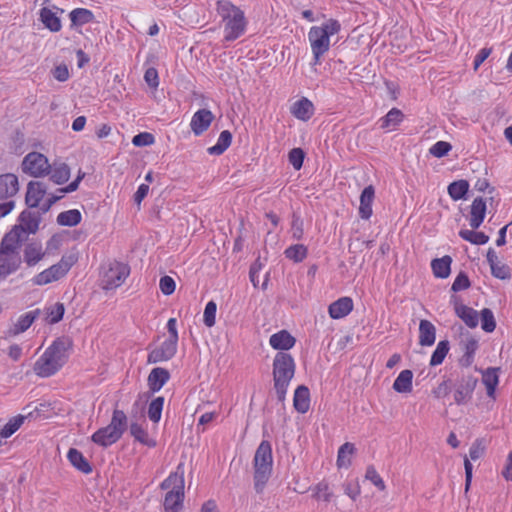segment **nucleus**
Wrapping results in <instances>:
<instances>
[{"instance_id":"1","label":"nucleus","mask_w":512,"mask_h":512,"mask_svg":"<svg viewBox=\"0 0 512 512\" xmlns=\"http://www.w3.org/2000/svg\"><path fill=\"white\" fill-rule=\"evenodd\" d=\"M72 350L73 340L69 336L57 337L34 363V372L42 378L56 374L68 362Z\"/></svg>"},{"instance_id":"2","label":"nucleus","mask_w":512,"mask_h":512,"mask_svg":"<svg viewBox=\"0 0 512 512\" xmlns=\"http://www.w3.org/2000/svg\"><path fill=\"white\" fill-rule=\"evenodd\" d=\"M216 11L224 23V40L226 42L235 41L245 33L247 20L240 7L229 0H218Z\"/></svg>"},{"instance_id":"3","label":"nucleus","mask_w":512,"mask_h":512,"mask_svg":"<svg viewBox=\"0 0 512 512\" xmlns=\"http://www.w3.org/2000/svg\"><path fill=\"white\" fill-rule=\"evenodd\" d=\"M184 485V469L183 464L180 463L176 471L171 472L160 484L162 490H169L163 502L165 512H180L183 509L185 499Z\"/></svg>"},{"instance_id":"4","label":"nucleus","mask_w":512,"mask_h":512,"mask_svg":"<svg viewBox=\"0 0 512 512\" xmlns=\"http://www.w3.org/2000/svg\"><path fill=\"white\" fill-rule=\"evenodd\" d=\"M295 361L291 354L278 352L273 360V381L279 402H284L290 381L295 374Z\"/></svg>"},{"instance_id":"5","label":"nucleus","mask_w":512,"mask_h":512,"mask_svg":"<svg viewBox=\"0 0 512 512\" xmlns=\"http://www.w3.org/2000/svg\"><path fill=\"white\" fill-rule=\"evenodd\" d=\"M254 488L260 494L263 492L272 474L273 456L272 446L267 440H263L254 455Z\"/></svg>"},{"instance_id":"6","label":"nucleus","mask_w":512,"mask_h":512,"mask_svg":"<svg viewBox=\"0 0 512 512\" xmlns=\"http://www.w3.org/2000/svg\"><path fill=\"white\" fill-rule=\"evenodd\" d=\"M77 257L73 254L63 255L60 261L43 270L32 278L34 285L43 286L63 278L76 263Z\"/></svg>"},{"instance_id":"7","label":"nucleus","mask_w":512,"mask_h":512,"mask_svg":"<svg viewBox=\"0 0 512 512\" xmlns=\"http://www.w3.org/2000/svg\"><path fill=\"white\" fill-rule=\"evenodd\" d=\"M130 274V267L127 264L114 262L103 273L101 287L104 290H114L121 286Z\"/></svg>"},{"instance_id":"8","label":"nucleus","mask_w":512,"mask_h":512,"mask_svg":"<svg viewBox=\"0 0 512 512\" xmlns=\"http://www.w3.org/2000/svg\"><path fill=\"white\" fill-rule=\"evenodd\" d=\"M50 169L47 157L39 152L28 153L22 161V171L35 178L49 174Z\"/></svg>"},{"instance_id":"9","label":"nucleus","mask_w":512,"mask_h":512,"mask_svg":"<svg viewBox=\"0 0 512 512\" xmlns=\"http://www.w3.org/2000/svg\"><path fill=\"white\" fill-rule=\"evenodd\" d=\"M308 40L313 53L312 65H319L321 64L322 56L330 48V39L327 37L326 32H322L313 26L308 32Z\"/></svg>"},{"instance_id":"10","label":"nucleus","mask_w":512,"mask_h":512,"mask_svg":"<svg viewBox=\"0 0 512 512\" xmlns=\"http://www.w3.org/2000/svg\"><path fill=\"white\" fill-rule=\"evenodd\" d=\"M178 341L165 339L158 347L152 349L147 357L148 364H156L171 360L177 353Z\"/></svg>"},{"instance_id":"11","label":"nucleus","mask_w":512,"mask_h":512,"mask_svg":"<svg viewBox=\"0 0 512 512\" xmlns=\"http://www.w3.org/2000/svg\"><path fill=\"white\" fill-rule=\"evenodd\" d=\"M478 379L472 375L463 376L455 385L454 400L463 405L469 402L477 385Z\"/></svg>"},{"instance_id":"12","label":"nucleus","mask_w":512,"mask_h":512,"mask_svg":"<svg viewBox=\"0 0 512 512\" xmlns=\"http://www.w3.org/2000/svg\"><path fill=\"white\" fill-rule=\"evenodd\" d=\"M23 240V228L20 226H14L2 238L0 243V254L20 253Z\"/></svg>"},{"instance_id":"13","label":"nucleus","mask_w":512,"mask_h":512,"mask_svg":"<svg viewBox=\"0 0 512 512\" xmlns=\"http://www.w3.org/2000/svg\"><path fill=\"white\" fill-rule=\"evenodd\" d=\"M214 120L213 113L208 109H199L192 116L190 127L196 136L203 134Z\"/></svg>"},{"instance_id":"14","label":"nucleus","mask_w":512,"mask_h":512,"mask_svg":"<svg viewBox=\"0 0 512 512\" xmlns=\"http://www.w3.org/2000/svg\"><path fill=\"white\" fill-rule=\"evenodd\" d=\"M47 193V186L40 181H30L27 185L25 203L29 208H37Z\"/></svg>"},{"instance_id":"15","label":"nucleus","mask_w":512,"mask_h":512,"mask_svg":"<svg viewBox=\"0 0 512 512\" xmlns=\"http://www.w3.org/2000/svg\"><path fill=\"white\" fill-rule=\"evenodd\" d=\"M462 349L464 351L463 356L459 360V364L462 367H470L474 362L475 353L479 347L478 340L472 336L469 332L463 335L461 341Z\"/></svg>"},{"instance_id":"16","label":"nucleus","mask_w":512,"mask_h":512,"mask_svg":"<svg viewBox=\"0 0 512 512\" xmlns=\"http://www.w3.org/2000/svg\"><path fill=\"white\" fill-rule=\"evenodd\" d=\"M22 263L20 253L0 254V280L6 279L10 274L16 272Z\"/></svg>"},{"instance_id":"17","label":"nucleus","mask_w":512,"mask_h":512,"mask_svg":"<svg viewBox=\"0 0 512 512\" xmlns=\"http://www.w3.org/2000/svg\"><path fill=\"white\" fill-rule=\"evenodd\" d=\"M486 258L491 268V274L495 278L500 280H507L511 278L510 267L498 261V256L493 248L488 249Z\"/></svg>"},{"instance_id":"18","label":"nucleus","mask_w":512,"mask_h":512,"mask_svg":"<svg viewBox=\"0 0 512 512\" xmlns=\"http://www.w3.org/2000/svg\"><path fill=\"white\" fill-rule=\"evenodd\" d=\"M121 435L113 430L109 425L98 429L91 436V440L103 447L107 448L121 439Z\"/></svg>"},{"instance_id":"19","label":"nucleus","mask_w":512,"mask_h":512,"mask_svg":"<svg viewBox=\"0 0 512 512\" xmlns=\"http://www.w3.org/2000/svg\"><path fill=\"white\" fill-rule=\"evenodd\" d=\"M170 372L166 368L155 367L147 378V384L151 393H156L169 381Z\"/></svg>"},{"instance_id":"20","label":"nucleus","mask_w":512,"mask_h":512,"mask_svg":"<svg viewBox=\"0 0 512 512\" xmlns=\"http://www.w3.org/2000/svg\"><path fill=\"white\" fill-rule=\"evenodd\" d=\"M19 191L18 177L12 173L0 175V200L13 197Z\"/></svg>"},{"instance_id":"21","label":"nucleus","mask_w":512,"mask_h":512,"mask_svg":"<svg viewBox=\"0 0 512 512\" xmlns=\"http://www.w3.org/2000/svg\"><path fill=\"white\" fill-rule=\"evenodd\" d=\"M487 210V201L482 197H476L470 207V226L478 229L483 223Z\"/></svg>"},{"instance_id":"22","label":"nucleus","mask_w":512,"mask_h":512,"mask_svg":"<svg viewBox=\"0 0 512 512\" xmlns=\"http://www.w3.org/2000/svg\"><path fill=\"white\" fill-rule=\"evenodd\" d=\"M314 105L306 97H302L292 104L290 113L301 121H308L314 115Z\"/></svg>"},{"instance_id":"23","label":"nucleus","mask_w":512,"mask_h":512,"mask_svg":"<svg viewBox=\"0 0 512 512\" xmlns=\"http://www.w3.org/2000/svg\"><path fill=\"white\" fill-rule=\"evenodd\" d=\"M46 255L42 249L40 242H30L25 245L23 250V261L28 267H33L38 264Z\"/></svg>"},{"instance_id":"24","label":"nucleus","mask_w":512,"mask_h":512,"mask_svg":"<svg viewBox=\"0 0 512 512\" xmlns=\"http://www.w3.org/2000/svg\"><path fill=\"white\" fill-rule=\"evenodd\" d=\"M375 198V189L372 185L366 186L360 195L359 216L368 220L372 215V203Z\"/></svg>"},{"instance_id":"25","label":"nucleus","mask_w":512,"mask_h":512,"mask_svg":"<svg viewBox=\"0 0 512 512\" xmlns=\"http://www.w3.org/2000/svg\"><path fill=\"white\" fill-rule=\"evenodd\" d=\"M295 342L296 339L287 330L274 333L269 339L271 347L275 350H280V352L291 349Z\"/></svg>"},{"instance_id":"26","label":"nucleus","mask_w":512,"mask_h":512,"mask_svg":"<svg viewBox=\"0 0 512 512\" xmlns=\"http://www.w3.org/2000/svg\"><path fill=\"white\" fill-rule=\"evenodd\" d=\"M353 309V301L349 297H342L329 305V315L333 319L347 316Z\"/></svg>"},{"instance_id":"27","label":"nucleus","mask_w":512,"mask_h":512,"mask_svg":"<svg viewBox=\"0 0 512 512\" xmlns=\"http://www.w3.org/2000/svg\"><path fill=\"white\" fill-rule=\"evenodd\" d=\"M19 222L20 224L18 226L23 228V235L25 233L34 234L39 228L41 217L39 213L24 210L19 216Z\"/></svg>"},{"instance_id":"28","label":"nucleus","mask_w":512,"mask_h":512,"mask_svg":"<svg viewBox=\"0 0 512 512\" xmlns=\"http://www.w3.org/2000/svg\"><path fill=\"white\" fill-rule=\"evenodd\" d=\"M293 406L294 409L304 414L306 413L310 408V391L307 386L305 385H299L295 392L293 397Z\"/></svg>"},{"instance_id":"29","label":"nucleus","mask_w":512,"mask_h":512,"mask_svg":"<svg viewBox=\"0 0 512 512\" xmlns=\"http://www.w3.org/2000/svg\"><path fill=\"white\" fill-rule=\"evenodd\" d=\"M499 371V367H488L487 369L481 371L482 382L486 387L487 396L493 399L495 398V390L499 383Z\"/></svg>"},{"instance_id":"30","label":"nucleus","mask_w":512,"mask_h":512,"mask_svg":"<svg viewBox=\"0 0 512 512\" xmlns=\"http://www.w3.org/2000/svg\"><path fill=\"white\" fill-rule=\"evenodd\" d=\"M39 19L45 28L51 32H59L62 28L61 20L52 9L43 7L39 12Z\"/></svg>"},{"instance_id":"31","label":"nucleus","mask_w":512,"mask_h":512,"mask_svg":"<svg viewBox=\"0 0 512 512\" xmlns=\"http://www.w3.org/2000/svg\"><path fill=\"white\" fill-rule=\"evenodd\" d=\"M452 258L444 255L441 258H435L431 261V269L436 278L446 279L451 273Z\"/></svg>"},{"instance_id":"32","label":"nucleus","mask_w":512,"mask_h":512,"mask_svg":"<svg viewBox=\"0 0 512 512\" xmlns=\"http://www.w3.org/2000/svg\"><path fill=\"white\" fill-rule=\"evenodd\" d=\"M436 339V328L429 320H421L419 323V344L432 346Z\"/></svg>"},{"instance_id":"33","label":"nucleus","mask_w":512,"mask_h":512,"mask_svg":"<svg viewBox=\"0 0 512 512\" xmlns=\"http://www.w3.org/2000/svg\"><path fill=\"white\" fill-rule=\"evenodd\" d=\"M67 458L71 465L80 472L84 474H90L92 472L91 464L78 449L70 448L67 453Z\"/></svg>"},{"instance_id":"34","label":"nucleus","mask_w":512,"mask_h":512,"mask_svg":"<svg viewBox=\"0 0 512 512\" xmlns=\"http://www.w3.org/2000/svg\"><path fill=\"white\" fill-rule=\"evenodd\" d=\"M40 315V310L36 309L21 315L12 329L9 330L10 335H18L25 332Z\"/></svg>"},{"instance_id":"35","label":"nucleus","mask_w":512,"mask_h":512,"mask_svg":"<svg viewBox=\"0 0 512 512\" xmlns=\"http://www.w3.org/2000/svg\"><path fill=\"white\" fill-rule=\"evenodd\" d=\"M413 372L409 369L401 371L393 383V389L398 393H409L412 391Z\"/></svg>"},{"instance_id":"36","label":"nucleus","mask_w":512,"mask_h":512,"mask_svg":"<svg viewBox=\"0 0 512 512\" xmlns=\"http://www.w3.org/2000/svg\"><path fill=\"white\" fill-rule=\"evenodd\" d=\"M72 27H79L94 21V14L86 8H76L69 13Z\"/></svg>"},{"instance_id":"37","label":"nucleus","mask_w":512,"mask_h":512,"mask_svg":"<svg viewBox=\"0 0 512 512\" xmlns=\"http://www.w3.org/2000/svg\"><path fill=\"white\" fill-rule=\"evenodd\" d=\"M404 119L403 112L398 108H392L384 117L379 120L381 129H394Z\"/></svg>"},{"instance_id":"38","label":"nucleus","mask_w":512,"mask_h":512,"mask_svg":"<svg viewBox=\"0 0 512 512\" xmlns=\"http://www.w3.org/2000/svg\"><path fill=\"white\" fill-rule=\"evenodd\" d=\"M232 143V133L229 130H223L219 138L217 140V143L207 149V152L210 155H221L223 154L231 145Z\"/></svg>"},{"instance_id":"39","label":"nucleus","mask_w":512,"mask_h":512,"mask_svg":"<svg viewBox=\"0 0 512 512\" xmlns=\"http://www.w3.org/2000/svg\"><path fill=\"white\" fill-rule=\"evenodd\" d=\"M456 315L469 327L475 328L479 322V315L476 310L471 307L458 306L456 309Z\"/></svg>"},{"instance_id":"40","label":"nucleus","mask_w":512,"mask_h":512,"mask_svg":"<svg viewBox=\"0 0 512 512\" xmlns=\"http://www.w3.org/2000/svg\"><path fill=\"white\" fill-rule=\"evenodd\" d=\"M447 191L454 201L464 199L469 191V183L464 179L454 181L448 185Z\"/></svg>"},{"instance_id":"41","label":"nucleus","mask_w":512,"mask_h":512,"mask_svg":"<svg viewBox=\"0 0 512 512\" xmlns=\"http://www.w3.org/2000/svg\"><path fill=\"white\" fill-rule=\"evenodd\" d=\"M108 425L121 436H123L128 428V418L125 412L115 408L112 413L111 421Z\"/></svg>"},{"instance_id":"42","label":"nucleus","mask_w":512,"mask_h":512,"mask_svg":"<svg viewBox=\"0 0 512 512\" xmlns=\"http://www.w3.org/2000/svg\"><path fill=\"white\" fill-rule=\"evenodd\" d=\"M81 220V212L77 209L63 211L57 216V223L61 226L73 227L78 225Z\"/></svg>"},{"instance_id":"43","label":"nucleus","mask_w":512,"mask_h":512,"mask_svg":"<svg viewBox=\"0 0 512 512\" xmlns=\"http://www.w3.org/2000/svg\"><path fill=\"white\" fill-rule=\"evenodd\" d=\"M284 255L294 263H301L308 255V248L303 244H294L285 249Z\"/></svg>"},{"instance_id":"44","label":"nucleus","mask_w":512,"mask_h":512,"mask_svg":"<svg viewBox=\"0 0 512 512\" xmlns=\"http://www.w3.org/2000/svg\"><path fill=\"white\" fill-rule=\"evenodd\" d=\"M50 180L55 184L62 185L66 183L70 178V168L66 163L55 165L50 169Z\"/></svg>"},{"instance_id":"45","label":"nucleus","mask_w":512,"mask_h":512,"mask_svg":"<svg viewBox=\"0 0 512 512\" xmlns=\"http://www.w3.org/2000/svg\"><path fill=\"white\" fill-rule=\"evenodd\" d=\"M130 434L136 441L148 447H154L156 445V442L149 438L148 432L137 422L130 424Z\"/></svg>"},{"instance_id":"46","label":"nucleus","mask_w":512,"mask_h":512,"mask_svg":"<svg viewBox=\"0 0 512 512\" xmlns=\"http://www.w3.org/2000/svg\"><path fill=\"white\" fill-rule=\"evenodd\" d=\"M354 451H355L354 444H352L350 442H346L343 445H341L338 450V455H337V461H336L337 467L338 468L349 467L351 465L350 456L354 453Z\"/></svg>"},{"instance_id":"47","label":"nucleus","mask_w":512,"mask_h":512,"mask_svg":"<svg viewBox=\"0 0 512 512\" xmlns=\"http://www.w3.org/2000/svg\"><path fill=\"white\" fill-rule=\"evenodd\" d=\"M26 415H18L11 418L0 430V437L6 439L12 436L23 424Z\"/></svg>"},{"instance_id":"48","label":"nucleus","mask_w":512,"mask_h":512,"mask_svg":"<svg viewBox=\"0 0 512 512\" xmlns=\"http://www.w3.org/2000/svg\"><path fill=\"white\" fill-rule=\"evenodd\" d=\"M459 236L474 245H484L489 241V236L483 232H477L473 230H460Z\"/></svg>"},{"instance_id":"49","label":"nucleus","mask_w":512,"mask_h":512,"mask_svg":"<svg viewBox=\"0 0 512 512\" xmlns=\"http://www.w3.org/2000/svg\"><path fill=\"white\" fill-rule=\"evenodd\" d=\"M450 349V344L448 340H442L437 344L436 349L432 353L431 359H430V365L431 366H438L442 364L444 361L446 355L448 354Z\"/></svg>"},{"instance_id":"50","label":"nucleus","mask_w":512,"mask_h":512,"mask_svg":"<svg viewBox=\"0 0 512 512\" xmlns=\"http://www.w3.org/2000/svg\"><path fill=\"white\" fill-rule=\"evenodd\" d=\"M164 406V397L159 396L154 398L148 407V418L153 423H158L161 419L162 410Z\"/></svg>"},{"instance_id":"51","label":"nucleus","mask_w":512,"mask_h":512,"mask_svg":"<svg viewBox=\"0 0 512 512\" xmlns=\"http://www.w3.org/2000/svg\"><path fill=\"white\" fill-rule=\"evenodd\" d=\"M480 316L482 329L487 333L493 332L496 328V321L492 310L489 308H484L481 310Z\"/></svg>"},{"instance_id":"52","label":"nucleus","mask_w":512,"mask_h":512,"mask_svg":"<svg viewBox=\"0 0 512 512\" xmlns=\"http://www.w3.org/2000/svg\"><path fill=\"white\" fill-rule=\"evenodd\" d=\"M313 497L317 500H323L325 502H330L333 494L329 489V485L325 481L319 482L314 488Z\"/></svg>"},{"instance_id":"53","label":"nucleus","mask_w":512,"mask_h":512,"mask_svg":"<svg viewBox=\"0 0 512 512\" xmlns=\"http://www.w3.org/2000/svg\"><path fill=\"white\" fill-rule=\"evenodd\" d=\"M291 232H292V238L294 240H301L304 235V223L301 217L293 213L292 214V223H291Z\"/></svg>"},{"instance_id":"54","label":"nucleus","mask_w":512,"mask_h":512,"mask_svg":"<svg viewBox=\"0 0 512 512\" xmlns=\"http://www.w3.org/2000/svg\"><path fill=\"white\" fill-rule=\"evenodd\" d=\"M304 158L305 152L302 148H293L288 154L289 162L295 170H300L302 168Z\"/></svg>"},{"instance_id":"55","label":"nucleus","mask_w":512,"mask_h":512,"mask_svg":"<svg viewBox=\"0 0 512 512\" xmlns=\"http://www.w3.org/2000/svg\"><path fill=\"white\" fill-rule=\"evenodd\" d=\"M216 312H217V304L211 300L209 301L204 309V324L207 327H212L215 325V318H216Z\"/></svg>"},{"instance_id":"56","label":"nucleus","mask_w":512,"mask_h":512,"mask_svg":"<svg viewBox=\"0 0 512 512\" xmlns=\"http://www.w3.org/2000/svg\"><path fill=\"white\" fill-rule=\"evenodd\" d=\"M322 32H326L327 37L330 39L331 36L337 34L341 30V24L336 19H329L324 22L321 26H314Z\"/></svg>"},{"instance_id":"57","label":"nucleus","mask_w":512,"mask_h":512,"mask_svg":"<svg viewBox=\"0 0 512 512\" xmlns=\"http://www.w3.org/2000/svg\"><path fill=\"white\" fill-rule=\"evenodd\" d=\"M65 307L63 303L57 302L54 306L48 309V318L50 324H56L63 319Z\"/></svg>"},{"instance_id":"58","label":"nucleus","mask_w":512,"mask_h":512,"mask_svg":"<svg viewBox=\"0 0 512 512\" xmlns=\"http://www.w3.org/2000/svg\"><path fill=\"white\" fill-rule=\"evenodd\" d=\"M471 286V281L466 272L461 271L455 278L451 290L453 292H459L461 290H466Z\"/></svg>"},{"instance_id":"59","label":"nucleus","mask_w":512,"mask_h":512,"mask_svg":"<svg viewBox=\"0 0 512 512\" xmlns=\"http://www.w3.org/2000/svg\"><path fill=\"white\" fill-rule=\"evenodd\" d=\"M365 478L373 483L379 490H385L386 486L381 476L373 465H369L366 469Z\"/></svg>"},{"instance_id":"60","label":"nucleus","mask_w":512,"mask_h":512,"mask_svg":"<svg viewBox=\"0 0 512 512\" xmlns=\"http://www.w3.org/2000/svg\"><path fill=\"white\" fill-rule=\"evenodd\" d=\"M451 149L452 145L449 142L438 141L430 148L429 152L434 157L442 158L446 156Z\"/></svg>"},{"instance_id":"61","label":"nucleus","mask_w":512,"mask_h":512,"mask_svg":"<svg viewBox=\"0 0 512 512\" xmlns=\"http://www.w3.org/2000/svg\"><path fill=\"white\" fill-rule=\"evenodd\" d=\"M51 404L44 402L40 403L38 406H35L33 410L29 411L26 415L28 419H45L48 418L49 415L47 414Z\"/></svg>"},{"instance_id":"62","label":"nucleus","mask_w":512,"mask_h":512,"mask_svg":"<svg viewBox=\"0 0 512 512\" xmlns=\"http://www.w3.org/2000/svg\"><path fill=\"white\" fill-rule=\"evenodd\" d=\"M159 287H160L161 292L164 295L169 296L174 293L175 288H176V283L172 277L165 275L160 278Z\"/></svg>"},{"instance_id":"63","label":"nucleus","mask_w":512,"mask_h":512,"mask_svg":"<svg viewBox=\"0 0 512 512\" xmlns=\"http://www.w3.org/2000/svg\"><path fill=\"white\" fill-rule=\"evenodd\" d=\"M154 136L149 132H141L135 135L132 139V143L136 147H145L154 143Z\"/></svg>"},{"instance_id":"64","label":"nucleus","mask_w":512,"mask_h":512,"mask_svg":"<svg viewBox=\"0 0 512 512\" xmlns=\"http://www.w3.org/2000/svg\"><path fill=\"white\" fill-rule=\"evenodd\" d=\"M485 452V447L483 446V441L481 439H476L470 449H469V457L471 460H478L483 456Z\"/></svg>"}]
</instances>
